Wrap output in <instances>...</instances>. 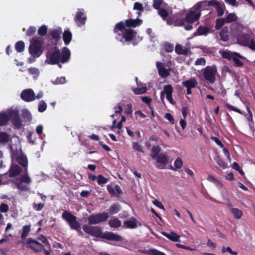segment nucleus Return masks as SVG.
I'll use <instances>...</instances> for the list:
<instances>
[{"label":"nucleus","instance_id":"393cba45","mask_svg":"<svg viewBox=\"0 0 255 255\" xmlns=\"http://www.w3.org/2000/svg\"><path fill=\"white\" fill-rule=\"evenodd\" d=\"M175 52L179 55H187L189 52L191 53L189 49L186 47H184L181 45L177 44L175 48Z\"/></svg>","mask_w":255,"mask_h":255},{"label":"nucleus","instance_id":"052dcab7","mask_svg":"<svg viewBox=\"0 0 255 255\" xmlns=\"http://www.w3.org/2000/svg\"><path fill=\"white\" fill-rule=\"evenodd\" d=\"M29 73L32 75L38 76L39 74V70L35 67H30L28 69Z\"/></svg>","mask_w":255,"mask_h":255},{"label":"nucleus","instance_id":"39448f33","mask_svg":"<svg viewBox=\"0 0 255 255\" xmlns=\"http://www.w3.org/2000/svg\"><path fill=\"white\" fill-rule=\"evenodd\" d=\"M43 40L38 37H34L30 40L29 53L32 57H39L43 53Z\"/></svg>","mask_w":255,"mask_h":255},{"label":"nucleus","instance_id":"f257e3e1","mask_svg":"<svg viewBox=\"0 0 255 255\" xmlns=\"http://www.w3.org/2000/svg\"><path fill=\"white\" fill-rule=\"evenodd\" d=\"M70 56V51L67 47H64L61 52L59 49L55 46L47 51L45 62L51 65L59 64V62L65 63L69 61Z\"/></svg>","mask_w":255,"mask_h":255},{"label":"nucleus","instance_id":"c756f323","mask_svg":"<svg viewBox=\"0 0 255 255\" xmlns=\"http://www.w3.org/2000/svg\"><path fill=\"white\" fill-rule=\"evenodd\" d=\"M209 28L204 26H200L198 27L197 31L195 33V35H206L209 33Z\"/></svg>","mask_w":255,"mask_h":255},{"label":"nucleus","instance_id":"a19ab883","mask_svg":"<svg viewBox=\"0 0 255 255\" xmlns=\"http://www.w3.org/2000/svg\"><path fill=\"white\" fill-rule=\"evenodd\" d=\"M27 172H25V174L21 175L18 179L21 182H23L26 184H29L31 182V179L30 177L27 175Z\"/></svg>","mask_w":255,"mask_h":255},{"label":"nucleus","instance_id":"a878e982","mask_svg":"<svg viewBox=\"0 0 255 255\" xmlns=\"http://www.w3.org/2000/svg\"><path fill=\"white\" fill-rule=\"evenodd\" d=\"M72 37V34L69 29L64 30L63 33V39L66 45H68L70 43Z\"/></svg>","mask_w":255,"mask_h":255},{"label":"nucleus","instance_id":"8fccbe9b","mask_svg":"<svg viewBox=\"0 0 255 255\" xmlns=\"http://www.w3.org/2000/svg\"><path fill=\"white\" fill-rule=\"evenodd\" d=\"M12 124L16 128H20L22 126V122L19 117L15 119L12 120Z\"/></svg>","mask_w":255,"mask_h":255},{"label":"nucleus","instance_id":"7c9ffc66","mask_svg":"<svg viewBox=\"0 0 255 255\" xmlns=\"http://www.w3.org/2000/svg\"><path fill=\"white\" fill-rule=\"evenodd\" d=\"M124 227L127 228L133 229L137 227L136 220L133 219L132 220H127L124 222Z\"/></svg>","mask_w":255,"mask_h":255},{"label":"nucleus","instance_id":"e2e57ef3","mask_svg":"<svg viewBox=\"0 0 255 255\" xmlns=\"http://www.w3.org/2000/svg\"><path fill=\"white\" fill-rule=\"evenodd\" d=\"M22 117L24 119H26L28 121H30L31 119V115L30 112L27 110H25L23 112Z\"/></svg>","mask_w":255,"mask_h":255},{"label":"nucleus","instance_id":"4be33fe9","mask_svg":"<svg viewBox=\"0 0 255 255\" xmlns=\"http://www.w3.org/2000/svg\"><path fill=\"white\" fill-rule=\"evenodd\" d=\"M62 33V29L60 27L51 29L49 31V35L56 41L59 40L61 38V34Z\"/></svg>","mask_w":255,"mask_h":255},{"label":"nucleus","instance_id":"f03ea898","mask_svg":"<svg viewBox=\"0 0 255 255\" xmlns=\"http://www.w3.org/2000/svg\"><path fill=\"white\" fill-rule=\"evenodd\" d=\"M82 228L86 233L96 238H101L108 241L117 242H121L123 240V238L121 236L111 232H106L103 234L101 228L98 226L84 225Z\"/></svg>","mask_w":255,"mask_h":255},{"label":"nucleus","instance_id":"603ef678","mask_svg":"<svg viewBox=\"0 0 255 255\" xmlns=\"http://www.w3.org/2000/svg\"><path fill=\"white\" fill-rule=\"evenodd\" d=\"M222 252L223 253H225L226 252H228L231 255H237L238 253L235 251H233L232 249L230 247H226L225 246H223L222 248Z\"/></svg>","mask_w":255,"mask_h":255},{"label":"nucleus","instance_id":"473e14b6","mask_svg":"<svg viewBox=\"0 0 255 255\" xmlns=\"http://www.w3.org/2000/svg\"><path fill=\"white\" fill-rule=\"evenodd\" d=\"M231 212L237 219H241L243 216V212L238 208H233L231 209Z\"/></svg>","mask_w":255,"mask_h":255},{"label":"nucleus","instance_id":"6e6d98bb","mask_svg":"<svg viewBox=\"0 0 255 255\" xmlns=\"http://www.w3.org/2000/svg\"><path fill=\"white\" fill-rule=\"evenodd\" d=\"M162 3L163 0H153V7L155 9L158 10L160 9V7L162 5Z\"/></svg>","mask_w":255,"mask_h":255},{"label":"nucleus","instance_id":"c03bdc74","mask_svg":"<svg viewBox=\"0 0 255 255\" xmlns=\"http://www.w3.org/2000/svg\"><path fill=\"white\" fill-rule=\"evenodd\" d=\"M173 87L171 85H165L163 87V92L166 95H171L173 93Z\"/></svg>","mask_w":255,"mask_h":255},{"label":"nucleus","instance_id":"423d86ee","mask_svg":"<svg viewBox=\"0 0 255 255\" xmlns=\"http://www.w3.org/2000/svg\"><path fill=\"white\" fill-rule=\"evenodd\" d=\"M116 34V38L117 40L121 42H130L133 40L136 35L137 32L131 28H127L122 31L118 30V32H114Z\"/></svg>","mask_w":255,"mask_h":255},{"label":"nucleus","instance_id":"58836bf2","mask_svg":"<svg viewBox=\"0 0 255 255\" xmlns=\"http://www.w3.org/2000/svg\"><path fill=\"white\" fill-rule=\"evenodd\" d=\"M216 7L217 11V16L218 17L222 16L224 12L223 8L222 7V4L217 1V3L216 5H213Z\"/></svg>","mask_w":255,"mask_h":255},{"label":"nucleus","instance_id":"37998d69","mask_svg":"<svg viewBox=\"0 0 255 255\" xmlns=\"http://www.w3.org/2000/svg\"><path fill=\"white\" fill-rule=\"evenodd\" d=\"M9 135L5 132L0 133V143H6L9 140Z\"/></svg>","mask_w":255,"mask_h":255},{"label":"nucleus","instance_id":"7ed1b4c3","mask_svg":"<svg viewBox=\"0 0 255 255\" xmlns=\"http://www.w3.org/2000/svg\"><path fill=\"white\" fill-rule=\"evenodd\" d=\"M196 7L193 5L186 13L185 18H170L168 23L170 21H172L171 24H174V26H181L184 25L185 22L188 23H193L196 21H198L201 15V12Z\"/></svg>","mask_w":255,"mask_h":255},{"label":"nucleus","instance_id":"09e8293b","mask_svg":"<svg viewBox=\"0 0 255 255\" xmlns=\"http://www.w3.org/2000/svg\"><path fill=\"white\" fill-rule=\"evenodd\" d=\"M47 109V104L43 101H40L39 105L38 110L39 112L42 113L44 112Z\"/></svg>","mask_w":255,"mask_h":255},{"label":"nucleus","instance_id":"2f4dec72","mask_svg":"<svg viewBox=\"0 0 255 255\" xmlns=\"http://www.w3.org/2000/svg\"><path fill=\"white\" fill-rule=\"evenodd\" d=\"M30 225H25L22 228V232L21 234V238L22 240H25L26 237L28 236L29 232L31 231Z\"/></svg>","mask_w":255,"mask_h":255},{"label":"nucleus","instance_id":"a18cd8bd","mask_svg":"<svg viewBox=\"0 0 255 255\" xmlns=\"http://www.w3.org/2000/svg\"><path fill=\"white\" fill-rule=\"evenodd\" d=\"M47 32V27L46 25H43L40 26L38 29V34L41 36H45Z\"/></svg>","mask_w":255,"mask_h":255},{"label":"nucleus","instance_id":"0e129e2a","mask_svg":"<svg viewBox=\"0 0 255 255\" xmlns=\"http://www.w3.org/2000/svg\"><path fill=\"white\" fill-rule=\"evenodd\" d=\"M133 9L138 10L139 11H143V7L142 4L138 2H136L134 3L133 5Z\"/></svg>","mask_w":255,"mask_h":255},{"label":"nucleus","instance_id":"5fc2aeb1","mask_svg":"<svg viewBox=\"0 0 255 255\" xmlns=\"http://www.w3.org/2000/svg\"><path fill=\"white\" fill-rule=\"evenodd\" d=\"M108 181V179L102 175H99L98 176L97 182L99 184H105Z\"/></svg>","mask_w":255,"mask_h":255},{"label":"nucleus","instance_id":"72a5a7b5","mask_svg":"<svg viewBox=\"0 0 255 255\" xmlns=\"http://www.w3.org/2000/svg\"><path fill=\"white\" fill-rule=\"evenodd\" d=\"M121 210V206L118 204H113L109 209V213L111 215L115 214Z\"/></svg>","mask_w":255,"mask_h":255},{"label":"nucleus","instance_id":"bf43d9fd","mask_svg":"<svg viewBox=\"0 0 255 255\" xmlns=\"http://www.w3.org/2000/svg\"><path fill=\"white\" fill-rule=\"evenodd\" d=\"M132 148L136 151L141 152L144 153V151L142 149V146L137 142H133L132 143Z\"/></svg>","mask_w":255,"mask_h":255},{"label":"nucleus","instance_id":"f8f14e48","mask_svg":"<svg viewBox=\"0 0 255 255\" xmlns=\"http://www.w3.org/2000/svg\"><path fill=\"white\" fill-rule=\"evenodd\" d=\"M158 165L156 167L159 169H164L169 162V158L166 153H160L155 159Z\"/></svg>","mask_w":255,"mask_h":255},{"label":"nucleus","instance_id":"412c9836","mask_svg":"<svg viewBox=\"0 0 255 255\" xmlns=\"http://www.w3.org/2000/svg\"><path fill=\"white\" fill-rule=\"evenodd\" d=\"M229 29L228 27L225 26L222 27L219 33L220 39L224 42L228 41L229 39Z\"/></svg>","mask_w":255,"mask_h":255},{"label":"nucleus","instance_id":"774afa93","mask_svg":"<svg viewBox=\"0 0 255 255\" xmlns=\"http://www.w3.org/2000/svg\"><path fill=\"white\" fill-rule=\"evenodd\" d=\"M217 164L223 168H225L227 166V164L221 158H219L217 160Z\"/></svg>","mask_w":255,"mask_h":255},{"label":"nucleus","instance_id":"4c0bfd02","mask_svg":"<svg viewBox=\"0 0 255 255\" xmlns=\"http://www.w3.org/2000/svg\"><path fill=\"white\" fill-rule=\"evenodd\" d=\"M7 114V116L8 118V121L11 119V121L19 117V113L18 111L11 110L8 112Z\"/></svg>","mask_w":255,"mask_h":255},{"label":"nucleus","instance_id":"338daca9","mask_svg":"<svg viewBox=\"0 0 255 255\" xmlns=\"http://www.w3.org/2000/svg\"><path fill=\"white\" fill-rule=\"evenodd\" d=\"M206 64V60L204 58L202 57L198 58L195 61L196 65H205Z\"/></svg>","mask_w":255,"mask_h":255},{"label":"nucleus","instance_id":"4d7b16f0","mask_svg":"<svg viewBox=\"0 0 255 255\" xmlns=\"http://www.w3.org/2000/svg\"><path fill=\"white\" fill-rule=\"evenodd\" d=\"M66 83V79L64 77H60L57 78L53 82V84L55 85L63 84Z\"/></svg>","mask_w":255,"mask_h":255},{"label":"nucleus","instance_id":"a211bd4d","mask_svg":"<svg viewBox=\"0 0 255 255\" xmlns=\"http://www.w3.org/2000/svg\"><path fill=\"white\" fill-rule=\"evenodd\" d=\"M21 172V168L17 164H11L10 169L8 171L9 177H15L19 175Z\"/></svg>","mask_w":255,"mask_h":255},{"label":"nucleus","instance_id":"5701e85b","mask_svg":"<svg viewBox=\"0 0 255 255\" xmlns=\"http://www.w3.org/2000/svg\"><path fill=\"white\" fill-rule=\"evenodd\" d=\"M17 162L24 168V172H27L28 160L26 155L21 154L16 158Z\"/></svg>","mask_w":255,"mask_h":255},{"label":"nucleus","instance_id":"9b49d317","mask_svg":"<svg viewBox=\"0 0 255 255\" xmlns=\"http://www.w3.org/2000/svg\"><path fill=\"white\" fill-rule=\"evenodd\" d=\"M27 247L30 249L35 253L41 252L44 250V246L37 241L31 238H28L26 240Z\"/></svg>","mask_w":255,"mask_h":255},{"label":"nucleus","instance_id":"2eb2a0df","mask_svg":"<svg viewBox=\"0 0 255 255\" xmlns=\"http://www.w3.org/2000/svg\"><path fill=\"white\" fill-rule=\"evenodd\" d=\"M217 0H203L197 2L196 4H195L194 5L196 7V8H197L201 12V8L203 7L204 9L205 8V7L210 6H213L214 5L217 4Z\"/></svg>","mask_w":255,"mask_h":255},{"label":"nucleus","instance_id":"49530a36","mask_svg":"<svg viewBox=\"0 0 255 255\" xmlns=\"http://www.w3.org/2000/svg\"><path fill=\"white\" fill-rule=\"evenodd\" d=\"M158 14L162 18L163 20L166 19L168 16L167 11L164 8H160L158 9Z\"/></svg>","mask_w":255,"mask_h":255},{"label":"nucleus","instance_id":"13d9d810","mask_svg":"<svg viewBox=\"0 0 255 255\" xmlns=\"http://www.w3.org/2000/svg\"><path fill=\"white\" fill-rule=\"evenodd\" d=\"M174 45L170 43H166L164 45V50L167 52H171L173 51Z\"/></svg>","mask_w":255,"mask_h":255},{"label":"nucleus","instance_id":"cd10ccee","mask_svg":"<svg viewBox=\"0 0 255 255\" xmlns=\"http://www.w3.org/2000/svg\"><path fill=\"white\" fill-rule=\"evenodd\" d=\"M161 148L158 145L153 146L150 151V156L153 159H155L160 153Z\"/></svg>","mask_w":255,"mask_h":255},{"label":"nucleus","instance_id":"9d476101","mask_svg":"<svg viewBox=\"0 0 255 255\" xmlns=\"http://www.w3.org/2000/svg\"><path fill=\"white\" fill-rule=\"evenodd\" d=\"M109 217L108 213L105 212L93 214L88 218V223L89 225L98 224L106 221Z\"/></svg>","mask_w":255,"mask_h":255},{"label":"nucleus","instance_id":"69168bd1","mask_svg":"<svg viewBox=\"0 0 255 255\" xmlns=\"http://www.w3.org/2000/svg\"><path fill=\"white\" fill-rule=\"evenodd\" d=\"M150 255H165V254L164 253L160 252L156 249H150Z\"/></svg>","mask_w":255,"mask_h":255},{"label":"nucleus","instance_id":"3c124183","mask_svg":"<svg viewBox=\"0 0 255 255\" xmlns=\"http://www.w3.org/2000/svg\"><path fill=\"white\" fill-rule=\"evenodd\" d=\"M44 206H45L44 203H38V204L34 203L32 204V207H33V209L36 211H41L44 208Z\"/></svg>","mask_w":255,"mask_h":255},{"label":"nucleus","instance_id":"4468645a","mask_svg":"<svg viewBox=\"0 0 255 255\" xmlns=\"http://www.w3.org/2000/svg\"><path fill=\"white\" fill-rule=\"evenodd\" d=\"M74 19L79 26H81L85 23L87 17L84 14L83 9H78Z\"/></svg>","mask_w":255,"mask_h":255},{"label":"nucleus","instance_id":"680f3d73","mask_svg":"<svg viewBox=\"0 0 255 255\" xmlns=\"http://www.w3.org/2000/svg\"><path fill=\"white\" fill-rule=\"evenodd\" d=\"M225 105H226V107L228 109L233 111L234 112H237L240 114H243V113L242 112V111L240 109H238L237 108H236L233 106H232L229 104H226Z\"/></svg>","mask_w":255,"mask_h":255},{"label":"nucleus","instance_id":"de8ad7c7","mask_svg":"<svg viewBox=\"0 0 255 255\" xmlns=\"http://www.w3.org/2000/svg\"><path fill=\"white\" fill-rule=\"evenodd\" d=\"M147 88L145 87L136 88L133 89L134 93L136 95L142 94L146 92Z\"/></svg>","mask_w":255,"mask_h":255},{"label":"nucleus","instance_id":"f3484780","mask_svg":"<svg viewBox=\"0 0 255 255\" xmlns=\"http://www.w3.org/2000/svg\"><path fill=\"white\" fill-rule=\"evenodd\" d=\"M156 67L158 74L162 78H166L170 75V69L165 68V65L161 62L156 63Z\"/></svg>","mask_w":255,"mask_h":255},{"label":"nucleus","instance_id":"aec40b11","mask_svg":"<svg viewBox=\"0 0 255 255\" xmlns=\"http://www.w3.org/2000/svg\"><path fill=\"white\" fill-rule=\"evenodd\" d=\"M182 85L186 87V89H192L195 88L198 82L195 78H192L182 82Z\"/></svg>","mask_w":255,"mask_h":255},{"label":"nucleus","instance_id":"6e6552de","mask_svg":"<svg viewBox=\"0 0 255 255\" xmlns=\"http://www.w3.org/2000/svg\"><path fill=\"white\" fill-rule=\"evenodd\" d=\"M222 57L224 59H227L229 61H233L234 63V65L236 67H241L244 65L239 59H245V57L242 56L240 53L236 52H231L229 51H220Z\"/></svg>","mask_w":255,"mask_h":255},{"label":"nucleus","instance_id":"bb28decb","mask_svg":"<svg viewBox=\"0 0 255 255\" xmlns=\"http://www.w3.org/2000/svg\"><path fill=\"white\" fill-rule=\"evenodd\" d=\"M14 183L20 191H28L29 189L27 185L24 184L23 182H21L19 180H16Z\"/></svg>","mask_w":255,"mask_h":255},{"label":"nucleus","instance_id":"0eeeda50","mask_svg":"<svg viewBox=\"0 0 255 255\" xmlns=\"http://www.w3.org/2000/svg\"><path fill=\"white\" fill-rule=\"evenodd\" d=\"M142 20L138 18L136 19L128 18L125 20L124 22L123 21H120L117 23L115 26L114 32H118V30L122 31L127 28H131V27H135L141 24Z\"/></svg>","mask_w":255,"mask_h":255},{"label":"nucleus","instance_id":"6ab92c4d","mask_svg":"<svg viewBox=\"0 0 255 255\" xmlns=\"http://www.w3.org/2000/svg\"><path fill=\"white\" fill-rule=\"evenodd\" d=\"M108 191L109 194L114 197H119V195L123 193L122 190L120 186L118 185H116L113 187L108 185L107 187Z\"/></svg>","mask_w":255,"mask_h":255},{"label":"nucleus","instance_id":"b1692460","mask_svg":"<svg viewBox=\"0 0 255 255\" xmlns=\"http://www.w3.org/2000/svg\"><path fill=\"white\" fill-rule=\"evenodd\" d=\"M161 234L173 242H180V236L173 232L170 234L165 232H162Z\"/></svg>","mask_w":255,"mask_h":255},{"label":"nucleus","instance_id":"1a4fd4ad","mask_svg":"<svg viewBox=\"0 0 255 255\" xmlns=\"http://www.w3.org/2000/svg\"><path fill=\"white\" fill-rule=\"evenodd\" d=\"M217 72V68L216 65L208 66L203 69L202 76L205 81L212 84L216 81V76Z\"/></svg>","mask_w":255,"mask_h":255},{"label":"nucleus","instance_id":"c9c22d12","mask_svg":"<svg viewBox=\"0 0 255 255\" xmlns=\"http://www.w3.org/2000/svg\"><path fill=\"white\" fill-rule=\"evenodd\" d=\"M237 16L235 13H229L225 18L226 23H231L237 20Z\"/></svg>","mask_w":255,"mask_h":255},{"label":"nucleus","instance_id":"c85d7f7f","mask_svg":"<svg viewBox=\"0 0 255 255\" xmlns=\"http://www.w3.org/2000/svg\"><path fill=\"white\" fill-rule=\"evenodd\" d=\"M108 224L110 227L118 228L121 226V221L117 218H114L109 221Z\"/></svg>","mask_w":255,"mask_h":255},{"label":"nucleus","instance_id":"864d4df0","mask_svg":"<svg viewBox=\"0 0 255 255\" xmlns=\"http://www.w3.org/2000/svg\"><path fill=\"white\" fill-rule=\"evenodd\" d=\"M36 31V28L35 26H29L27 29L26 34L27 36H31L33 35Z\"/></svg>","mask_w":255,"mask_h":255},{"label":"nucleus","instance_id":"ddd939ff","mask_svg":"<svg viewBox=\"0 0 255 255\" xmlns=\"http://www.w3.org/2000/svg\"><path fill=\"white\" fill-rule=\"evenodd\" d=\"M21 98L25 102H29L35 100V95L31 89L23 90L20 94Z\"/></svg>","mask_w":255,"mask_h":255},{"label":"nucleus","instance_id":"79ce46f5","mask_svg":"<svg viewBox=\"0 0 255 255\" xmlns=\"http://www.w3.org/2000/svg\"><path fill=\"white\" fill-rule=\"evenodd\" d=\"M183 165V161L180 158H177L174 161L175 167H171V169L177 171L178 169H180Z\"/></svg>","mask_w":255,"mask_h":255},{"label":"nucleus","instance_id":"20e7f679","mask_svg":"<svg viewBox=\"0 0 255 255\" xmlns=\"http://www.w3.org/2000/svg\"><path fill=\"white\" fill-rule=\"evenodd\" d=\"M62 218L68 223L71 230H75L78 232V236H83V233L81 230L80 224L77 221L76 216L72 214L71 212L67 210H64L62 214Z\"/></svg>","mask_w":255,"mask_h":255},{"label":"nucleus","instance_id":"e433bc0d","mask_svg":"<svg viewBox=\"0 0 255 255\" xmlns=\"http://www.w3.org/2000/svg\"><path fill=\"white\" fill-rule=\"evenodd\" d=\"M25 48V43L22 41H18L15 43V48L17 52H23Z\"/></svg>","mask_w":255,"mask_h":255},{"label":"nucleus","instance_id":"f704fd0d","mask_svg":"<svg viewBox=\"0 0 255 255\" xmlns=\"http://www.w3.org/2000/svg\"><path fill=\"white\" fill-rule=\"evenodd\" d=\"M215 28L217 30L220 29L224 25L225 23H226L224 18H220L216 19L215 21Z\"/></svg>","mask_w":255,"mask_h":255},{"label":"nucleus","instance_id":"dca6fc26","mask_svg":"<svg viewBox=\"0 0 255 255\" xmlns=\"http://www.w3.org/2000/svg\"><path fill=\"white\" fill-rule=\"evenodd\" d=\"M251 40L248 34H240L237 37V43L244 46H249Z\"/></svg>","mask_w":255,"mask_h":255},{"label":"nucleus","instance_id":"ea45409f","mask_svg":"<svg viewBox=\"0 0 255 255\" xmlns=\"http://www.w3.org/2000/svg\"><path fill=\"white\" fill-rule=\"evenodd\" d=\"M8 121L7 114L3 113H0V126H5Z\"/></svg>","mask_w":255,"mask_h":255}]
</instances>
